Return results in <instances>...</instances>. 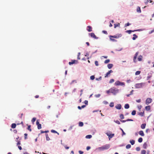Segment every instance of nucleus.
Listing matches in <instances>:
<instances>
[{
	"instance_id": "864d4df0",
	"label": "nucleus",
	"mask_w": 154,
	"mask_h": 154,
	"mask_svg": "<svg viewBox=\"0 0 154 154\" xmlns=\"http://www.w3.org/2000/svg\"><path fill=\"white\" fill-rule=\"evenodd\" d=\"M142 107V106L141 105L138 106H137V108L139 111H140L141 109V108Z\"/></svg>"
},
{
	"instance_id": "473e14b6",
	"label": "nucleus",
	"mask_w": 154,
	"mask_h": 154,
	"mask_svg": "<svg viewBox=\"0 0 154 154\" xmlns=\"http://www.w3.org/2000/svg\"><path fill=\"white\" fill-rule=\"evenodd\" d=\"M109 106L111 107H112L114 106V103L113 102H112L110 103Z\"/></svg>"
},
{
	"instance_id": "f8f14e48",
	"label": "nucleus",
	"mask_w": 154,
	"mask_h": 154,
	"mask_svg": "<svg viewBox=\"0 0 154 154\" xmlns=\"http://www.w3.org/2000/svg\"><path fill=\"white\" fill-rule=\"evenodd\" d=\"M115 108L118 109H120L122 108L121 105L120 104H118L115 106Z\"/></svg>"
},
{
	"instance_id": "393cba45",
	"label": "nucleus",
	"mask_w": 154,
	"mask_h": 154,
	"mask_svg": "<svg viewBox=\"0 0 154 154\" xmlns=\"http://www.w3.org/2000/svg\"><path fill=\"white\" fill-rule=\"evenodd\" d=\"M92 137V135L91 134L87 135L85 136V138L86 139H90Z\"/></svg>"
},
{
	"instance_id": "dca6fc26",
	"label": "nucleus",
	"mask_w": 154,
	"mask_h": 154,
	"mask_svg": "<svg viewBox=\"0 0 154 154\" xmlns=\"http://www.w3.org/2000/svg\"><path fill=\"white\" fill-rule=\"evenodd\" d=\"M113 66L112 64H108L107 65V67L109 69H111Z\"/></svg>"
},
{
	"instance_id": "423d86ee",
	"label": "nucleus",
	"mask_w": 154,
	"mask_h": 154,
	"mask_svg": "<svg viewBox=\"0 0 154 154\" xmlns=\"http://www.w3.org/2000/svg\"><path fill=\"white\" fill-rule=\"evenodd\" d=\"M78 63V60H72L71 62H69V64L70 65H71L73 64H77Z\"/></svg>"
},
{
	"instance_id": "c03bdc74",
	"label": "nucleus",
	"mask_w": 154,
	"mask_h": 154,
	"mask_svg": "<svg viewBox=\"0 0 154 154\" xmlns=\"http://www.w3.org/2000/svg\"><path fill=\"white\" fill-rule=\"evenodd\" d=\"M95 79V76L94 75H91L90 76V79L91 80H93Z\"/></svg>"
},
{
	"instance_id": "c9c22d12",
	"label": "nucleus",
	"mask_w": 154,
	"mask_h": 154,
	"mask_svg": "<svg viewBox=\"0 0 154 154\" xmlns=\"http://www.w3.org/2000/svg\"><path fill=\"white\" fill-rule=\"evenodd\" d=\"M146 151L145 150H142L141 151V154H146Z\"/></svg>"
},
{
	"instance_id": "e433bc0d",
	"label": "nucleus",
	"mask_w": 154,
	"mask_h": 154,
	"mask_svg": "<svg viewBox=\"0 0 154 154\" xmlns=\"http://www.w3.org/2000/svg\"><path fill=\"white\" fill-rule=\"evenodd\" d=\"M112 37H109L111 41L114 42H116L117 40L114 38H112Z\"/></svg>"
},
{
	"instance_id": "2eb2a0df",
	"label": "nucleus",
	"mask_w": 154,
	"mask_h": 154,
	"mask_svg": "<svg viewBox=\"0 0 154 154\" xmlns=\"http://www.w3.org/2000/svg\"><path fill=\"white\" fill-rule=\"evenodd\" d=\"M114 136V134H109L108 137V138L109 140H110V139L113 137Z\"/></svg>"
},
{
	"instance_id": "f257e3e1",
	"label": "nucleus",
	"mask_w": 154,
	"mask_h": 154,
	"mask_svg": "<svg viewBox=\"0 0 154 154\" xmlns=\"http://www.w3.org/2000/svg\"><path fill=\"white\" fill-rule=\"evenodd\" d=\"M110 146L109 144H106L101 147H98L97 149L100 151H103L108 149L110 147Z\"/></svg>"
},
{
	"instance_id": "f3484780",
	"label": "nucleus",
	"mask_w": 154,
	"mask_h": 154,
	"mask_svg": "<svg viewBox=\"0 0 154 154\" xmlns=\"http://www.w3.org/2000/svg\"><path fill=\"white\" fill-rule=\"evenodd\" d=\"M16 125L15 123H12L11 125V127L12 128L14 129L16 128Z\"/></svg>"
},
{
	"instance_id": "412c9836",
	"label": "nucleus",
	"mask_w": 154,
	"mask_h": 154,
	"mask_svg": "<svg viewBox=\"0 0 154 154\" xmlns=\"http://www.w3.org/2000/svg\"><path fill=\"white\" fill-rule=\"evenodd\" d=\"M146 123H143V124H142L141 125V128L142 129H144L145 128V127H146Z\"/></svg>"
},
{
	"instance_id": "7c9ffc66",
	"label": "nucleus",
	"mask_w": 154,
	"mask_h": 154,
	"mask_svg": "<svg viewBox=\"0 0 154 154\" xmlns=\"http://www.w3.org/2000/svg\"><path fill=\"white\" fill-rule=\"evenodd\" d=\"M125 32L129 34H131V33L132 32V30H127L125 31Z\"/></svg>"
},
{
	"instance_id": "37998d69",
	"label": "nucleus",
	"mask_w": 154,
	"mask_h": 154,
	"mask_svg": "<svg viewBox=\"0 0 154 154\" xmlns=\"http://www.w3.org/2000/svg\"><path fill=\"white\" fill-rule=\"evenodd\" d=\"M102 77L100 76L99 78H96L95 80L97 81H100L101 80Z\"/></svg>"
},
{
	"instance_id": "774afa93",
	"label": "nucleus",
	"mask_w": 154,
	"mask_h": 154,
	"mask_svg": "<svg viewBox=\"0 0 154 154\" xmlns=\"http://www.w3.org/2000/svg\"><path fill=\"white\" fill-rule=\"evenodd\" d=\"M79 154H83L84 153L81 150H79Z\"/></svg>"
},
{
	"instance_id": "603ef678",
	"label": "nucleus",
	"mask_w": 154,
	"mask_h": 154,
	"mask_svg": "<svg viewBox=\"0 0 154 154\" xmlns=\"http://www.w3.org/2000/svg\"><path fill=\"white\" fill-rule=\"evenodd\" d=\"M101 95L100 94H98L95 95V97H96L98 98Z\"/></svg>"
},
{
	"instance_id": "a878e982",
	"label": "nucleus",
	"mask_w": 154,
	"mask_h": 154,
	"mask_svg": "<svg viewBox=\"0 0 154 154\" xmlns=\"http://www.w3.org/2000/svg\"><path fill=\"white\" fill-rule=\"evenodd\" d=\"M147 144L146 142H145L143 145V147L144 149H146L147 148Z\"/></svg>"
},
{
	"instance_id": "6e6552de",
	"label": "nucleus",
	"mask_w": 154,
	"mask_h": 154,
	"mask_svg": "<svg viewBox=\"0 0 154 154\" xmlns=\"http://www.w3.org/2000/svg\"><path fill=\"white\" fill-rule=\"evenodd\" d=\"M36 125L37 126V128L38 129H40L42 128V125L40 124L38 120H37L36 122Z\"/></svg>"
},
{
	"instance_id": "aec40b11",
	"label": "nucleus",
	"mask_w": 154,
	"mask_h": 154,
	"mask_svg": "<svg viewBox=\"0 0 154 154\" xmlns=\"http://www.w3.org/2000/svg\"><path fill=\"white\" fill-rule=\"evenodd\" d=\"M124 107L125 109H128L130 107L128 103H126L125 104Z\"/></svg>"
},
{
	"instance_id": "ddd939ff",
	"label": "nucleus",
	"mask_w": 154,
	"mask_h": 154,
	"mask_svg": "<svg viewBox=\"0 0 154 154\" xmlns=\"http://www.w3.org/2000/svg\"><path fill=\"white\" fill-rule=\"evenodd\" d=\"M150 108H151V106L149 105H148L147 106H146L145 107V109L147 111H149V110H150Z\"/></svg>"
},
{
	"instance_id": "8fccbe9b",
	"label": "nucleus",
	"mask_w": 154,
	"mask_h": 154,
	"mask_svg": "<svg viewBox=\"0 0 154 154\" xmlns=\"http://www.w3.org/2000/svg\"><path fill=\"white\" fill-rule=\"evenodd\" d=\"M131 24V23H126L125 25V27H126L127 26H128Z\"/></svg>"
},
{
	"instance_id": "bb28decb",
	"label": "nucleus",
	"mask_w": 154,
	"mask_h": 154,
	"mask_svg": "<svg viewBox=\"0 0 154 154\" xmlns=\"http://www.w3.org/2000/svg\"><path fill=\"white\" fill-rule=\"evenodd\" d=\"M84 123L83 122H80L79 123V125L80 127H82L83 126Z\"/></svg>"
},
{
	"instance_id": "f03ea898",
	"label": "nucleus",
	"mask_w": 154,
	"mask_h": 154,
	"mask_svg": "<svg viewBox=\"0 0 154 154\" xmlns=\"http://www.w3.org/2000/svg\"><path fill=\"white\" fill-rule=\"evenodd\" d=\"M111 93L114 95H116L119 92V89L115 87L111 88Z\"/></svg>"
},
{
	"instance_id": "3c124183",
	"label": "nucleus",
	"mask_w": 154,
	"mask_h": 154,
	"mask_svg": "<svg viewBox=\"0 0 154 154\" xmlns=\"http://www.w3.org/2000/svg\"><path fill=\"white\" fill-rule=\"evenodd\" d=\"M83 103H84L85 104V105H87L88 104V101L87 100H85L84 102Z\"/></svg>"
},
{
	"instance_id": "cd10ccee",
	"label": "nucleus",
	"mask_w": 154,
	"mask_h": 154,
	"mask_svg": "<svg viewBox=\"0 0 154 154\" xmlns=\"http://www.w3.org/2000/svg\"><path fill=\"white\" fill-rule=\"evenodd\" d=\"M137 59H138V60L139 61H142V56L141 55H140L138 58Z\"/></svg>"
},
{
	"instance_id": "4d7b16f0",
	"label": "nucleus",
	"mask_w": 154,
	"mask_h": 154,
	"mask_svg": "<svg viewBox=\"0 0 154 154\" xmlns=\"http://www.w3.org/2000/svg\"><path fill=\"white\" fill-rule=\"evenodd\" d=\"M24 139L25 140H26L27 139V134L26 133H25L24 134Z\"/></svg>"
},
{
	"instance_id": "9b49d317",
	"label": "nucleus",
	"mask_w": 154,
	"mask_h": 154,
	"mask_svg": "<svg viewBox=\"0 0 154 154\" xmlns=\"http://www.w3.org/2000/svg\"><path fill=\"white\" fill-rule=\"evenodd\" d=\"M87 30L89 32H90L92 31V27L90 26H88L87 27Z\"/></svg>"
},
{
	"instance_id": "338daca9",
	"label": "nucleus",
	"mask_w": 154,
	"mask_h": 154,
	"mask_svg": "<svg viewBox=\"0 0 154 154\" xmlns=\"http://www.w3.org/2000/svg\"><path fill=\"white\" fill-rule=\"evenodd\" d=\"M122 136H123L124 135H125L126 134L124 132V131H122Z\"/></svg>"
},
{
	"instance_id": "7ed1b4c3",
	"label": "nucleus",
	"mask_w": 154,
	"mask_h": 154,
	"mask_svg": "<svg viewBox=\"0 0 154 154\" xmlns=\"http://www.w3.org/2000/svg\"><path fill=\"white\" fill-rule=\"evenodd\" d=\"M144 85L145 83L143 82L140 83H137L135 85V87L137 88H142Z\"/></svg>"
},
{
	"instance_id": "a18cd8bd",
	"label": "nucleus",
	"mask_w": 154,
	"mask_h": 154,
	"mask_svg": "<svg viewBox=\"0 0 154 154\" xmlns=\"http://www.w3.org/2000/svg\"><path fill=\"white\" fill-rule=\"evenodd\" d=\"M114 122H115V123H116L118 124H120V122L119 121V120H114Z\"/></svg>"
},
{
	"instance_id": "c756f323",
	"label": "nucleus",
	"mask_w": 154,
	"mask_h": 154,
	"mask_svg": "<svg viewBox=\"0 0 154 154\" xmlns=\"http://www.w3.org/2000/svg\"><path fill=\"white\" fill-rule=\"evenodd\" d=\"M143 139L142 137H140L139 138L138 141L139 143H141L143 141Z\"/></svg>"
},
{
	"instance_id": "de8ad7c7",
	"label": "nucleus",
	"mask_w": 154,
	"mask_h": 154,
	"mask_svg": "<svg viewBox=\"0 0 154 154\" xmlns=\"http://www.w3.org/2000/svg\"><path fill=\"white\" fill-rule=\"evenodd\" d=\"M110 74V73L108 72L105 75V77L106 78L108 77L109 75Z\"/></svg>"
},
{
	"instance_id": "b1692460",
	"label": "nucleus",
	"mask_w": 154,
	"mask_h": 154,
	"mask_svg": "<svg viewBox=\"0 0 154 154\" xmlns=\"http://www.w3.org/2000/svg\"><path fill=\"white\" fill-rule=\"evenodd\" d=\"M45 137L46 140L47 141H49L50 140V138L49 137L48 134H45Z\"/></svg>"
},
{
	"instance_id": "5701e85b",
	"label": "nucleus",
	"mask_w": 154,
	"mask_h": 154,
	"mask_svg": "<svg viewBox=\"0 0 154 154\" xmlns=\"http://www.w3.org/2000/svg\"><path fill=\"white\" fill-rule=\"evenodd\" d=\"M130 143L132 145H133L135 143V141L133 140H130Z\"/></svg>"
},
{
	"instance_id": "052dcab7",
	"label": "nucleus",
	"mask_w": 154,
	"mask_h": 154,
	"mask_svg": "<svg viewBox=\"0 0 154 154\" xmlns=\"http://www.w3.org/2000/svg\"><path fill=\"white\" fill-rule=\"evenodd\" d=\"M111 88H110L109 89V90L107 91H106V92L107 93V94H109V93H111Z\"/></svg>"
},
{
	"instance_id": "58836bf2",
	"label": "nucleus",
	"mask_w": 154,
	"mask_h": 154,
	"mask_svg": "<svg viewBox=\"0 0 154 154\" xmlns=\"http://www.w3.org/2000/svg\"><path fill=\"white\" fill-rule=\"evenodd\" d=\"M36 120V118H35V117H34L32 119V120H31V121L32 122V123H34V122Z\"/></svg>"
},
{
	"instance_id": "680f3d73",
	"label": "nucleus",
	"mask_w": 154,
	"mask_h": 154,
	"mask_svg": "<svg viewBox=\"0 0 154 154\" xmlns=\"http://www.w3.org/2000/svg\"><path fill=\"white\" fill-rule=\"evenodd\" d=\"M102 32L105 34H107V32L105 30H103L102 31Z\"/></svg>"
},
{
	"instance_id": "39448f33",
	"label": "nucleus",
	"mask_w": 154,
	"mask_h": 154,
	"mask_svg": "<svg viewBox=\"0 0 154 154\" xmlns=\"http://www.w3.org/2000/svg\"><path fill=\"white\" fill-rule=\"evenodd\" d=\"M122 34H117L114 35H109V37H112L116 38H118L119 37H122Z\"/></svg>"
},
{
	"instance_id": "2f4dec72",
	"label": "nucleus",
	"mask_w": 154,
	"mask_h": 154,
	"mask_svg": "<svg viewBox=\"0 0 154 154\" xmlns=\"http://www.w3.org/2000/svg\"><path fill=\"white\" fill-rule=\"evenodd\" d=\"M136 114V111L135 110H133L131 112V115L132 116H134Z\"/></svg>"
},
{
	"instance_id": "09e8293b",
	"label": "nucleus",
	"mask_w": 154,
	"mask_h": 154,
	"mask_svg": "<svg viewBox=\"0 0 154 154\" xmlns=\"http://www.w3.org/2000/svg\"><path fill=\"white\" fill-rule=\"evenodd\" d=\"M114 81V80L113 79H111L109 82V83H112Z\"/></svg>"
},
{
	"instance_id": "79ce46f5",
	"label": "nucleus",
	"mask_w": 154,
	"mask_h": 154,
	"mask_svg": "<svg viewBox=\"0 0 154 154\" xmlns=\"http://www.w3.org/2000/svg\"><path fill=\"white\" fill-rule=\"evenodd\" d=\"M149 75H148L147 77V80H149L150 78H151L152 77V75H149V74H148Z\"/></svg>"
},
{
	"instance_id": "13d9d810",
	"label": "nucleus",
	"mask_w": 154,
	"mask_h": 154,
	"mask_svg": "<svg viewBox=\"0 0 154 154\" xmlns=\"http://www.w3.org/2000/svg\"><path fill=\"white\" fill-rule=\"evenodd\" d=\"M140 148L139 147H136V150L137 151H140Z\"/></svg>"
},
{
	"instance_id": "49530a36",
	"label": "nucleus",
	"mask_w": 154,
	"mask_h": 154,
	"mask_svg": "<svg viewBox=\"0 0 154 154\" xmlns=\"http://www.w3.org/2000/svg\"><path fill=\"white\" fill-rule=\"evenodd\" d=\"M120 118L121 119H123L124 118V115L123 114H121L120 115Z\"/></svg>"
},
{
	"instance_id": "ea45409f",
	"label": "nucleus",
	"mask_w": 154,
	"mask_h": 154,
	"mask_svg": "<svg viewBox=\"0 0 154 154\" xmlns=\"http://www.w3.org/2000/svg\"><path fill=\"white\" fill-rule=\"evenodd\" d=\"M110 60L109 59H107L105 61L104 63H105L106 64L109 63L110 62Z\"/></svg>"
},
{
	"instance_id": "69168bd1",
	"label": "nucleus",
	"mask_w": 154,
	"mask_h": 154,
	"mask_svg": "<svg viewBox=\"0 0 154 154\" xmlns=\"http://www.w3.org/2000/svg\"><path fill=\"white\" fill-rule=\"evenodd\" d=\"M73 126H71L69 128V129H68V130L69 131H70L71 130L72 128V127H73Z\"/></svg>"
},
{
	"instance_id": "6ab92c4d",
	"label": "nucleus",
	"mask_w": 154,
	"mask_h": 154,
	"mask_svg": "<svg viewBox=\"0 0 154 154\" xmlns=\"http://www.w3.org/2000/svg\"><path fill=\"white\" fill-rule=\"evenodd\" d=\"M138 115L141 117L143 116H144V112H139L138 113Z\"/></svg>"
},
{
	"instance_id": "5fc2aeb1",
	"label": "nucleus",
	"mask_w": 154,
	"mask_h": 154,
	"mask_svg": "<svg viewBox=\"0 0 154 154\" xmlns=\"http://www.w3.org/2000/svg\"><path fill=\"white\" fill-rule=\"evenodd\" d=\"M95 65L97 66H99V64L98 61H95Z\"/></svg>"
},
{
	"instance_id": "72a5a7b5",
	"label": "nucleus",
	"mask_w": 154,
	"mask_h": 154,
	"mask_svg": "<svg viewBox=\"0 0 154 154\" xmlns=\"http://www.w3.org/2000/svg\"><path fill=\"white\" fill-rule=\"evenodd\" d=\"M131 146L130 144H128L126 145V148L127 149H129L130 148H131Z\"/></svg>"
},
{
	"instance_id": "4468645a",
	"label": "nucleus",
	"mask_w": 154,
	"mask_h": 154,
	"mask_svg": "<svg viewBox=\"0 0 154 154\" xmlns=\"http://www.w3.org/2000/svg\"><path fill=\"white\" fill-rule=\"evenodd\" d=\"M139 134L142 136H144V134L143 131H140L138 132Z\"/></svg>"
},
{
	"instance_id": "f704fd0d",
	"label": "nucleus",
	"mask_w": 154,
	"mask_h": 154,
	"mask_svg": "<svg viewBox=\"0 0 154 154\" xmlns=\"http://www.w3.org/2000/svg\"><path fill=\"white\" fill-rule=\"evenodd\" d=\"M120 24L119 23H118V24H114V28H116L117 27L119 26H120Z\"/></svg>"
},
{
	"instance_id": "1a4fd4ad",
	"label": "nucleus",
	"mask_w": 154,
	"mask_h": 154,
	"mask_svg": "<svg viewBox=\"0 0 154 154\" xmlns=\"http://www.w3.org/2000/svg\"><path fill=\"white\" fill-rule=\"evenodd\" d=\"M89 34L94 39H97L99 38V37H97L94 33H89Z\"/></svg>"
},
{
	"instance_id": "c85d7f7f",
	"label": "nucleus",
	"mask_w": 154,
	"mask_h": 154,
	"mask_svg": "<svg viewBox=\"0 0 154 154\" xmlns=\"http://www.w3.org/2000/svg\"><path fill=\"white\" fill-rule=\"evenodd\" d=\"M143 30L142 29H135V30H132V32H136V31H142Z\"/></svg>"
},
{
	"instance_id": "a211bd4d",
	"label": "nucleus",
	"mask_w": 154,
	"mask_h": 154,
	"mask_svg": "<svg viewBox=\"0 0 154 154\" xmlns=\"http://www.w3.org/2000/svg\"><path fill=\"white\" fill-rule=\"evenodd\" d=\"M137 12L139 13H141V10L140 9V7L138 6L137 8Z\"/></svg>"
},
{
	"instance_id": "6e6d98bb",
	"label": "nucleus",
	"mask_w": 154,
	"mask_h": 154,
	"mask_svg": "<svg viewBox=\"0 0 154 154\" xmlns=\"http://www.w3.org/2000/svg\"><path fill=\"white\" fill-rule=\"evenodd\" d=\"M51 132L52 133H57V131H56L55 130H53V129L51 130Z\"/></svg>"
},
{
	"instance_id": "9d476101",
	"label": "nucleus",
	"mask_w": 154,
	"mask_h": 154,
	"mask_svg": "<svg viewBox=\"0 0 154 154\" xmlns=\"http://www.w3.org/2000/svg\"><path fill=\"white\" fill-rule=\"evenodd\" d=\"M138 52H137L134 55V57L133 61L134 62V63H136V59L137 58V56L138 55Z\"/></svg>"
},
{
	"instance_id": "e2e57ef3",
	"label": "nucleus",
	"mask_w": 154,
	"mask_h": 154,
	"mask_svg": "<svg viewBox=\"0 0 154 154\" xmlns=\"http://www.w3.org/2000/svg\"><path fill=\"white\" fill-rule=\"evenodd\" d=\"M17 145L18 146V145H20L21 144L20 141V140L17 141Z\"/></svg>"
},
{
	"instance_id": "0e129e2a",
	"label": "nucleus",
	"mask_w": 154,
	"mask_h": 154,
	"mask_svg": "<svg viewBox=\"0 0 154 154\" xmlns=\"http://www.w3.org/2000/svg\"><path fill=\"white\" fill-rule=\"evenodd\" d=\"M91 147L90 146H88L87 147L86 149L87 150H88L91 149Z\"/></svg>"
},
{
	"instance_id": "4c0bfd02",
	"label": "nucleus",
	"mask_w": 154,
	"mask_h": 154,
	"mask_svg": "<svg viewBox=\"0 0 154 154\" xmlns=\"http://www.w3.org/2000/svg\"><path fill=\"white\" fill-rule=\"evenodd\" d=\"M141 72V71H136L135 73V75H137L140 74Z\"/></svg>"
},
{
	"instance_id": "bf43d9fd",
	"label": "nucleus",
	"mask_w": 154,
	"mask_h": 154,
	"mask_svg": "<svg viewBox=\"0 0 154 154\" xmlns=\"http://www.w3.org/2000/svg\"><path fill=\"white\" fill-rule=\"evenodd\" d=\"M103 103L106 105L108 104V102L107 101L105 100L103 101Z\"/></svg>"
},
{
	"instance_id": "20e7f679",
	"label": "nucleus",
	"mask_w": 154,
	"mask_h": 154,
	"mask_svg": "<svg viewBox=\"0 0 154 154\" xmlns=\"http://www.w3.org/2000/svg\"><path fill=\"white\" fill-rule=\"evenodd\" d=\"M115 84L116 86L121 85L125 86V83L124 82H121L119 81H116L115 82Z\"/></svg>"
},
{
	"instance_id": "0eeeda50",
	"label": "nucleus",
	"mask_w": 154,
	"mask_h": 154,
	"mask_svg": "<svg viewBox=\"0 0 154 154\" xmlns=\"http://www.w3.org/2000/svg\"><path fill=\"white\" fill-rule=\"evenodd\" d=\"M152 99L150 98H148L146 100V104L148 105L149 103H151L152 101Z\"/></svg>"
},
{
	"instance_id": "4be33fe9",
	"label": "nucleus",
	"mask_w": 154,
	"mask_h": 154,
	"mask_svg": "<svg viewBox=\"0 0 154 154\" xmlns=\"http://www.w3.org/2000/svg\"><path fill=\"white\" fill-rule=\"evenodd\" d=\"M133 37L132 38V39L134 40H135L137 38H138V36L135 34L133 35Z\"/></svg>"
},
{
	"instance_id": "a19ab883",
	"label": "nucleus",
	"mask_w": 154,
	"mask_h": 154,
	"mask_svg": "<svg viewBox=\"0 0 154 154\" xmlns=\"http://www.w3.org/2000/svg\"><path fill=\"white\" fill-rule=\"evenodd\" d=\"M31 125H29L28 126V127L27 129L29 130V131H32V129L31 128Z\"/></svg>"
}]
</instances>
